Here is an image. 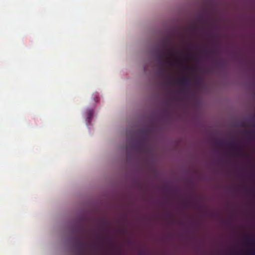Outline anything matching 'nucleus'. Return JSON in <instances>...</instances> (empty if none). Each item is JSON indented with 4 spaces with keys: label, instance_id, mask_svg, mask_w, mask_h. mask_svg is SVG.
I'll use <instances>...</instances> for the list:
<instances>
[{
    "label": "nucleus",
    "instance_id": "obj_4",
    "mask_svg": "<svg viewBox=\"0 0 255 255\" xmlns=\"http://www.w3.org/2000/svg\"><path fill=\"white\" fill-rule=\"evenodd\" d=\"M73 243L77 252L86 250L87 243L79 238L73 239Z\"/></svg>",
    "mask_w": 255,
    "mask_h": 255
},
{
    "label": "nucleus",
    "instance_id": "obj_8",
    "mask_svg": "<svg viewBox=\"0 0 255 255\" xmlns=\"http://www.w3.org/2000/svg\"><path fill=\"white\" fill-rule=\"evenodd\" d=\"M247 134L252 138L253 139L254 138V133L253 132L248 131L247 132Z\"/></svg>",
    "mask_w": 255,
    "mask_h": 255
},
{
    "label": "nucleus",
    "instance_id": "obj_2",
    "mask_svg": "<svg viewBox=\"0 0 255 255\" xmlns=\"http://www.w3.org/2000/svg\"><path fill=\"white\" fill-rule=\"evenodd\" d=\"M247 244L251 248L248 251V254L251 255H255V238L247 236L245 238Z\"/></svg>",
    "mask_w": 255,
    "mask_h": 255
},
{
    "label": "nucleus",
    "instance_id": "obj_10",
    "mask_svg": "<svg viewBox=\"0 0 255 255\" xmlns=\"http://www.w3.org/2000/svg\"><path fill=\"white\" fill-rule=\"evenodd\" d=\"M216 145L219 146L221 144V143L220 142H216Z\"/></svg>",
    "mask_w": 255,
    "mask_h": 255
},
{
    "label": "nucleus",
    "instance_id": "obj_5",
    "mask_svg": "<svg viewBox=\"0 0 255 255\" xmlns=\"http://www.w3.org/2000/svg\"><path fill=\"white\" fill-rule=\"evenodd\" d=\"M229 145L236 155L239 156H241L243 155L242 152L240 150V148L236 146L234 142H230L229 143Z\"/></svg>",
    "mask_w": 255,
    "mask_h": 255
},
{
    "label": "nucleus",
    "instance_id": "obj_1",
    "mask_svg": "<svg viewBox=\"0 0 255 255\" xmlns=\"http://www.w3.org/2000/svg\"><path fill=\"white\" fill-rule=\"evenodd\" d=\"M170 45L169 41H166L161 47V49L162 52L158 54L157 56V60L159 61V65L160 66V72L161 74L164 75L166 73V68L165 67V61L164 59H166V62L170 63V60L168 58V55L169 54L171 55H175L178 54L179 51L173 50L171 49L168 48Z\"/></svg>",
    "mask_w": 255,
    "mask_h": 255
},
{
    "label": "nucleus",
    "instance_id": "obj_9",
    "mask_svg": "<svg viewBox=\"0 0 255 255\" xmlns=\"http://www.w3.org/2000/svg\"><path fill=\"white\" fill-rule=\"evenodd\" d=\"M186 68L187 70H192L193 69L192 68L190 67H189V66H186Z\"/></svg>",
    "mask_w": 255,
    "mask_h": 255
},
{
    "label": "nucleus",
    "instance_id": "obj_11",
    "mask_svg": "<svg viewBox=\"0 0 255 255\" xmlns=\"http://www.w3.org/2000/svg\"><path fill=\"white\" fill-rule=\"evenodd\" d=\"M246 125H245V124H243L242 125V127H246Z\"/></svg>",
    "mask_w": 255,
    "mask_h": 255
},
{
    "label": "nucleus",
    "instance_id": "obj_6",
    "mask_svg": "<svg viewBox=\"0 0 255 255\" xmlns=\"http://www.w3.org/2000/svg\"><path fill=\"white\" fill-rule=\"evenodd\" d=\"M87 118L89 120H91L93 116V110H89L87 112Z\"/></svg>",
    "mask_w": 255,
    "mask_h": 255
},
{
    "label": "nucleus",
    "instance_id": "obj_3",
    "mask_svg": "<svg viewBox=\"0 0 255 255\" xmlns=\"http://www.w3.org/2000/svg\"><path fill=\"white\" fill-rule=\"evenodd\" d=\"M170 84H176L182 87H188L190 84V79L188 77H185L176 80H170Z\"/></svg>",
    "mask_w": 255,
    "mask_h": 255
},
{
    "label": "nucleus",
    "instance_id": "obj_7",
    "mask_svg": "<svg viewBox=\"0 0 255 255\" xmlns=\"http://www.w3.org/2000/svg\"><path fill=\"white\" fill-rule=\"evenodd\" d=\"M77 252V255H86V250L81 251H78Z\"/></svg>",
    "mask_w": 255,
    "mask_h": 255
}]
</instances>
